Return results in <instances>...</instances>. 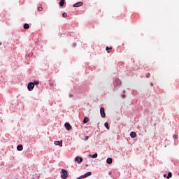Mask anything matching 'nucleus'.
I'll return each mask as SVG.
<instances>
[{"instance_id": "nucleus-1", "label": "nucleus", "mask_w": 179, "mask_h": 179, "mask_svg": "<svg viewBox=\"0 0 179 179\" xmlns=\"http://www.w3.org/2000/svg\"><path fill=\"white\" fill-rule=\"evenodd\" d=\"M61 178L62 179L68 178V171L65 169H62Z\"/></svg>"}, {"instance_id": "nucleus-2", "label": "nucleus", "mask_w": 179, "mask_h": 179, "mask_svg": "<svg viewBox=\"0 0 179 179\" xmlns=\"http://www.w3.org/2000/svg\"><path fill=\"white\" fill-rule=\"evenodd\" d=\"M100 114L102 118H106V112L104 111V108L101 107L100 108Z\"/></svg>"}, {"instance_id": "nucleus-3", "label": "nucleus", "mask_w": 179, "mask_h": 179, "mask_svg": "<svg viewBox=\"0 0 179 179\" xmlns=\"http://www.w3.org/2000/svg\"><path fill=\"white\" fill-rule=\"evenodd\" d=\"M27 87H28V90H29V92H31V90H33V89H34V83H29L28 84Z\"/></svg>"}, {"instance_id": "nucleus-4", "label": "nucleus", "mask_w": 179, "mask_h": 179, "mask_svg": "<svg viewBox=\"0 0 179 179\" xmlns=\"http://www.w3.org/2000/svg\"><path fill=\"white\" fill-rule=\"evenodd\" d=\"M64 127L67 131H71L72 129V126L69 123H65Z\"/></svg>"}, {"instance_id": "nucleus-5", "label": "nucleus", "mask_w": 179, "mask_h": 179, "mask_svg": "<svg viewBox=\"0 0 179 179\" xmlns=\"http://www.w3.org/2000/svg\"><path fill=\"white\" fill-rule=\"evenodd\" d=\"M92 176V172H87L85 174L81 176V178H86L87 177H90Z\"/></svg>"}, {"instance_id": "nucleus-6", "label": "nucleus", "mask_w": 179, "mask_h": 179, "mask_svg": "<svg viewBox=\"0 0 179 179\" xmlns=\"http://www.w3.org/2000/svg\"><path fill=\"white\" fill-rule=\"evenodd\" d=\"M75 162H78V164H80L82 163V162H83V158L80 157H76L75 158Z\"/></svg>"}, {"instance_id": "nucleus-7", "label": "nucleus", "mask_w": 179, "mask_h": 179, "mask_svg": "<svg viewBox=\"0 0 179 179\" xmlns=\"http://www.w3.org/2000/svg\"><path fill=\"white\" fill-rule=\"evenodd\" d=\"M54 145H55L56 146H60L61 148H62V141H55Z\"/></svg>"}, {"instance_id": "nucleus-8", "label": "nucleus", "mask_w": 179, "mask_h": 179, "mask_svg": "<svg viewBox=\"0 0 179 179\" xmlns=\"http://www.w3.org/2000/svg\"><path fill=\"white\" fill-rule=\"evenodd\" d=\"M82 5H83V2H78L75 4H73V8H79V6H82Z\"/></svg>"}, {"instance_id": "nucleus-9", "label": "nucleus", "mask_w": 179, "mask_h": 179, "mask_svg": "<svg viewBox=\"0 0 179 179\" xmlns=\"http://www.w3.org/2000/svg\"><path fill=\"white\" fill-rule=\"evenodd\" d=\"M17 150H19V152H21V150H23V145H18L17 146Z\"/></svg>"}, {"instance_id": "nucleus-10", "label": "nucleus", "mask_w": 179, "mask_h": 179, "mask_svg": "<svg viewBox=\"0 0 179 179\" xmlns=\"http://www.w3.org/2000/svg\"><path fill=\"white\" fill-rule=\"evenodd\" d=\"M115 83L117 86H120V85H121V80H119V79H116V80H115Z\"/></svg>"}, {"instance_id": "nucleus-11", "label": "nucleus", "mask_w": 179, "mask_h": 179, "mask_svg": "<svg viewBox=\"0 0 179 179\" xmlns=\"http://www.w3.org/2000/svg\"><path fill=\"white\" fill-rule=\"evenodd\" d=\"M131 138H136V133L135 131H132L130 134Z\"/></svg>"}, {"instance_id": "nucleus-12", "label": "nucleus", "mask_w": 179, "mask_h": 179, "mask_svg": "<svg viewBox=\"0 0 179 179\" xmlns=\"http://www.w3.org/2000/svg\"><path fill=\"white\" fill-rule=\"evenodd\" d=\"M106 163H108V164H111V163H113V158H108Z\"/></svg>"}, {"instance_id": "nucleus-13", "label": "nucleus", "mask_w": 179, "mask_h": 179, "mask_svg": "<svg viewBox=\"0 0 179 179\" xmlns=\"http://www.w3.org/2000/svg\"><path fill=\"white\" fill-rule=\"evenodd\" d=\"M87 122H89V117H85V118L83 120V123L84 124H87Z\"/></svg>"}, {"instance_id": "nucleus-14", "label": "nucleus", "mask_w": 179, "mask_h": 179, "mask_svg": "<svg viewBox=\"0 0 179 179\" xmlns=\"http://www.w3.org/2000/svg\"><path fill=\"white\" fill-rule=\"evenodd\" d=\"M65 5V0H61L59 1V6H64Z\"/></svg>"}, {"instance_id": "nucleus-15", "label": "nucleus", "mask_w": 179, "mask_h": 179, "mask_svg": "<svg viewBox=\"0 0 179 179\" xmlns=\"http://www.w3.org/2000/svg\"><path fill=\"white\" fill-rule=\"evenodd\" d=\"M171 177H173V174L171 173V172H169L166 178L170 179L171 178Z\"/></svg>"}, {"instance_id": "nucleus-16", "label": "nucleus", "mask_w": 179, "mask_h": 179, "mask_svg": "<svg viewBox=\"0 0 179 179\" xmlns=\"http://www.w3.org/2000/svg\"><path fill=\"white\" fill-rule=\"evenodd\" d=\"M106 50L108 51V53L110 54L109 50H113V47L109 48L108 46H106Z\"/></svg>"}, {"instance_id": "nucleus-17", "label": "nucleus", "mask_w": 179, "mask_h": 179, "mask_svg": "<svg viewBox=\"0 0 179 179\" xmlns=\"http://www.w3.org/2000/svg\"><path fill=\"white\" fill-rule=\"evenodd\" d=\"M29 27H30V26L29 25V24H24V29H29Z\"/></svg>"}, {"instance_id": "nucleus-18", "label": "nucleus", "mask_w": 179, "mask_h": 179, "mask_svg": "<svg viewBox=\"0 0 179 179\" xmlns=\"http://www.w3.org/2000/svg\"><path fill=\"white\" fill-rule=\"evenodd\" d=\"M104 126L106 127L107 129H110V127H108V122H105Z\"/></svg>"}, {"instance_id": "nucleus-19", "label": "nucleus", "mask_w": 179, "mask_h": 179, "mask_svg": "<svg viewBox=\"0 0 179 179\" xmlns=\"http://www.w3.org/2000/svg\"><path fill=\"white\" fill-rule=\"evenodd\" d=\"M62 16L63 17H68V14L66 13H63Z\"/></svg>"}, {"instance_id": "nucleus-20", "label": "nucleus", "mask_w": 179, "mask_h": 179, "mask_svg": "<svg viewBox=\"0 0 179 179\" xmlns=\"http://www.w3.org/2000/svg\"><path fill=\"white\" fill-rule=\"evenodd\" d=\"M97 156H98L97 153H95V154H94V155L92 156V159H96V158L97 157Z\"/></svg>"}, {"instance_id": "nucleus-21", "label": "nucleus", "mask_w": 179, "mask_h": 179, "mask_svg": "<svg viewBox=\"0 0 179 179\" xmlns=\"http://www.w3.org/2000/svg\"><path fill=\"white\" fill-rule=\"evenodd\" d=\"M38 12H42L43 7H38Z\"/></svg>"}, {"instance_id": "nucleus-22", "label": "nucleus", "mask_w": 179, "mask_h": 179, "mask_svg": "<svg viewBox=\"0 0 179 179\" xmlns=\"http://www.w3.org/2000/svg\"><path fill=\"white\" fill-rule=\"evenodd\" d=\"M33 179H39L38 176L34 175Z\"/></svg>"}, {"instance_id": "nucleus-23", "label": "nucleus", "mask_w": 179, "mask_h": 179, "mask_svg": "<svg viewBox=\"0 0 179 179\" xmlns=\"http://www.w3.org/2000/svg\"><path fill=\"white\" fill-rule=\"evenodd\" d=\"M85 141H88L89 140V136H86L84 138Z\"/></svg>"}, {"instance_id": "nucleus-24", "label": "nucleus", "mask_w": 179, "mask_h": 179, "mask_svg": "<svg viewBox=\"0 0 179 179\" xmlns=\"http://www.w3.org/2000/svg\"><path fill=\"white\" fill-rule=\"evenodd\" d=\"M173 138H174L175 139H178V136H177V135H173Z\"/></svg>"}, {"instance_id": "nucleus-25", "label": "nucleus", "mask_w": 179, "mask_h": 179, "mask_svg": "<svg viewBox=\"0 0 179 179\" xmlns=\"http://www.w3.org/2000/svg\"><path fill=\"white\" fill-rule=\"evenodd\" d=\"M34 83V85H38V81H35L34 83Z\"/></svg>"}, {"instance_id": "nucleus-26", "label": "nucleus", "mask_w": 179, "mask_h": 179, "mask_svg": "<svg viewBox=\"0 0 179 179\" xmlns=\"http://www.w3.org/2000/svg\"><path fill=\"white\" fill-rule=\"evenodd\" d=\"M150 76V73H148L146 76V78H149Z\"/></svg>"}, {"instance_id": "nucleus-27", "label": "nucleus", "mask_w": 179, "mask_h": 179, "mask_svg": "<svg viewBox=\"0 0 179 179\" xmlns=\"http://www.w3.org/2000/svg\"><path fill=\"white\" fill-rule=\"evenodd\" d=\"M69 97H73V94H69Z\"/></svg>"}, {"instance_id": "nucleus-28", "label": "nucleus", "mask_w": 179, "mask_h": 179, "mask_svg": "<svg viewBox=\"0 0 179 179\" xmlns=\"http://www.w3.org/2000/svg\"><path fill=\"white\" fill-rule=\"evenodd\" d=\"M122 99H125V94L122 95Z\"/></svg>"}, {"instance_id": "nucleus-29", "label": "nucleus", "mask_w": 179, "mask_h": 179, "mask_svg": "<svg viewBox=\"0 0 179 179\" xmlns=\"http://www.w3.org/2000/svg\"><path fill=\"white\" fill-rule=\"evenodd\" d=\"M150 86H153V83H150Z\"/></svg>"}, {"instance_id": "nucleus-30", "label": "nucleus", "mask_w": 179, "mask_h": 179, "mask_svg": "<svg viewBox=\"0 0 179 179\" xmlns=\"http://www.w3.org/2000/svg\"><path fill=\"white\" fill-rule=\"evenodd\" d=\"M166 176H167V175L164 174V177H166Z\"/></svg>"}, {"instance_id": "nucleus-31", "label": "nucleus", "mask_w": 179, "mask_h": 179, "mask_svg": "<svg viewBox=\"0 0 179 179\" xmlns=\"http://www.w3.org/2000/svg\"><path fill=\"white\" fill-rule=\"evenodd\" d=\"M123 93H125V90L123 91Z\"/></svg>"}, {"instance_id": "nucleus-32", "label": "nucleus", "mask_w": 179, "mask_h": 179, "mask_svg": "<svg viewBox=\"0 0 179 179\" xmlns=\"http://www.w3.org/2000/svg\"><path fill=\"white\" fill-rule=\"evenodd\" d=\"M87 166H88V165H87V164H86V167H87Z\"/></svg>"}, {"instance_id": "nucleus-33", "label": "nucleus", "mask_w": 179, "mask_h": 179, "mask_svg": "<svg viewBox=\"0 0 179 179\" xmlns=\"http://www.w3.org/2000/svg\"><path fill=\"white\" fill-rule=\"evenodd\" d=\"M1 44H2L1 43H0V45H1Z\"/></svg>"}]
</instances>
